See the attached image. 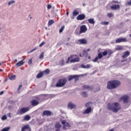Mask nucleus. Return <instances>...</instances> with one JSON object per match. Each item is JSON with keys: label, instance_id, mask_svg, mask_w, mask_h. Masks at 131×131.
Listing matches in <instances>:
<instances>
[{"label": "nucleus", "instance_id": "nucleus-1", "mask_svg": "<svg viewBox=\"0 0 131 131\" xmlns=\"http://www.w3.org/2000/svg\"><path fill=\"white\" fill-rule=\"evenodd\" d=\"M108 110L113 111L114 113H117L119 110L121 109L120 104L118 102H115L112 103H108L107 105Z\"/></svg>", "mask_w": 131, "mask_h": 131}, {"label": "nucleus", "instance_id": "nucleus-2", "mask_svg": "<svg viewBox=\"0 0 131 131\" xmlns=\"http://www.w3.org/2000/svg\"><path fill=\"white\" fill-rule=\"evenodd\" d=\"M120 82L118 80H114L107 82V88L108 90H114L117 86L120 85Z\"/></svg>", "mask_w": 131, "mask_h": 131}, {"label": "nucleus", "instance_id": "nucleus-3", "mask_svg": "<svg viewBox=\"0 0 131 131\" xmlns=\"http://www.w3.org/2000/svg\"><path fill=\"white\" fill-rule=\"evenodd\" d=\"M67 82V79H60L57 81L55 85L56 88H62L64 86Z\"/></svg>", "mask_w": 131, "mask_h": 131}, {"label": "nucleus", "instance_id": "nucleus-4", "mask_svg": "<svg viewBox=\"0 0 131 131\" xmlns=\"http://www.w3.org/2000/svg\"><path fill=\"white\" fill-rule=\"evenodd\" d=\"M28 111H29V107H22L17 111L16 115H22Z\"/></svg>", "mask_w": 131, "mask_h": 131}, {"label": "nucleus", "instance_id": "nucleus-5", "mask_svg": "<svg viewBox=\"0 0 131 131\" xmlns=\"http://www.w3.org/2000/svg\"><path fill=\"white\" fill-rule=\"evenodd\" d=\"M127 39L126 38H119L116 40V43H120V42H126Z\"/></svg>", "mask_w": 131, "mask_h": 131}, {"label": "nucleus", "instance_id": "nucleus-6", "mask_svg": "<svg viewBox=\"0 0 131 131\" xmlns=\"http://www.w3.org/2000/svg\"><path fill=\"white\" fill-rule=\"evenodd\" d=\"M88 30V28L85 25H82L80 28L79 33H84Z\"/></svg>", "mask_w": 131, "mask_h": 131}, {"label": "nucleus", "instance_id": "nucleus-7", "mask_svg": "<svg viewBox=\"0 0 131 131\" xmlns=\"http://www.w3.org/2000/svg\"><path fill=\"white\" fill-rule=\"evenodd\" d=\"M31 131V128L29 125H25L21 127V131Z\"/></svg>", "mask_w": 131, "mask_h": 131}, {"label": "nucleus", "instance_id": "nucleus-8", "mask_svg": "<svg viewBox=\"0 0 131 131\" xmlns=\"http://www.w3.org/2000/svg\"><path fill=\"white\" fill-rule=\"evenodd\" d=\"M61 123L63 125L62 127L63 129H66V127H70V124L69 123H67L66 120H63Z\"/></svg>", "mask_w": 131, "mask_h": 131}, {"label": "nucleus", "instance_id": "nucleus-9", "mask_svg": "<svg viewBox=\"0 0 131 131\" xmlns=\"http://www.w3.org/2000/svg\"><path fill=\"white\" fill-rule=\"evenodd\" d=\"M120 100H122L123 101V103H124V104H127V103H128V96L125 95L122 97L120 98Z\"/></svg>", "mask_w": 131, "mask_h": 131}, {"label": "nucleus", "instance_id": "nucleus-10", "mask_svg": "<svg viewBox=\"0 0 131 131\" xmlns=\"http://www.w3.org/2000/svg\"><path fill=\"white\" fill-rule=\"evenodd\" d=\"M83 90H87V91L93 90H94V86H89L88 85H83Z\"/></svg>", "mask_w": 131, "mask_h": 131}, {"label": "nucleus", "instance_id": "nucleus-11", "mask_svg": "<svg viewBox=\"0 0 131 131\" xmlns=\"http://www.w3.org/2000/svg\"><path fill=\"white\" fill-rule=\"evenodd\" d=\"M111 10L117 11L120 9V6L118 5H114L110 7Z\"/></svg>", "mask_w": 131, "mask_h": 131}, {"label": "nucleus", "instance_id": "nucleus-12", "mask_svg": "<svg viewBox=\"0 0 131 131\" xmlns=\"http://www.w3.org/2000/svg\"><path fill=\"white\" fill-rule=\"evenodd\" d=\"M103 58V54H102V53H100L98 54V56L96 57L93 60V62H97V60H99V59H102Z\"/></svg>", "mask_w": 131, "mask_h": 131}, {"label": "nucleus", "instance_id": "nucleus-13", "mask_svg": "<svg viewBox=\"0 0 131 131\" xmlns=\"http://www.w3.org/2000/svg\"><path fill=\"white\" fill-rule=\"evenodd\" d=\"M85 19V15L84 14H80L77 17V20H81Z\"/></svg>", "mask_w": 131, "mask_h": 131}, {"label": "nucleus", "instance_id": "nucleus-14", "mask_svg": "<svg viewBox=\"0 0 131 131\" xmlns=\"http://www.w3.org/2000/svg\"><path fill=\"white\" fill-rule=\"evenodd\" d=\"M68 108L71 109V110H72V109H73V108H75V107H76V106L75 105V104H73V103L70 102V103H69V104L68 105Z\"/></svg>", "mask_w": 131, "mask_h": 131}, {"label": "nucleus", "instance_id": "nucleus-15", "mask_svg": "<svg viewBox=\"0 0 131 131\" xmlns=\"http://www.w3.org/2000/svg\"><path fill=\"white\" fill-rule=\"evenodd\" d=\"M52 114V113L50 111H44L42 113L43 116H45V115H47V116H50Z\"/></svg>", "mask_w": 131, "mask_h": 131}, {"label": "nucleus", "instance_id": "nucleus-16", "mask_svg": "<svg viewBox=\"0 0 131 131\" xmlns=\"http://www.w3.org/2000/svg\"><path fill=\"white\" fill-rule=\"evenodd\" d=\"M31 103L32 106H37V105L38 104H39L38 101H37L35 99H33L31 101Z\"/></svg>", "mask_w": 131, "mask_h": 131}, {"label": "nucleus", "instance_id": "nucleus-17", "mask_svg": "<svg viewBox=\"0 0 131 131\" xmlns=\"http://www.w3.org/2000/svg\"><path fill=\"white\" fill-rule=\"evenodd\" d=\"M90 67H93L92 66H91V64H87L86 66L83 64H81V68H83L84 69H89V68Z\"/></svg>", "mask_w": 131, "mask_h": 131}, {"label": "nucleus", "instance_id": "nucleus-18", "mask_svg": "<svg viewBox=\"0 0 131 131\" xmlns=\"http://www.w3.org/2000/svg\"><path fill=\"white\" fill-rule=\"evenodd\" d=\"M61 124H60V123H56L55 127L56 128L55 131H60V128H61Z\"/></svg>", "mask_w": 131, "mask_h": 131}, {"label": "nucleus", "instance_id": "nucleus-19", "mask_svg": "<svg viewBox=\"0 0 131 131\" xmlns=\"http://www.w3.org/2000/svg\"><path fill=\"white\" fill-rule=\"evenodd\" d=\"M130 53L129 51H126L125 53H124V54L122 56V57L123 59H125V58H127L128 57V55H130Z\"/></svg>", "mask_w": 131, "mask_h": 131}, {"label": "nucleus", "instance_id": "nucleus-20", "mask_svg": "<svg viewBox=\"0 0 131 131\" xmlns=\"http://www.w3.org/2000/svg\"><path fill=\"white\" fill-rule=\"evenodd\" d=\"M76 62H79V57H76L71 60V63H75Z\"/></svg>", "mask_w": 131, "mask_h": 131}, {"label": "nucleus", "instance_id": "nucleus-21", "mask_svg": "<svg viewBox=\"0 0 131 131\" xmlns=\"http://www.w3.org/2000/svg\"><path fill=\"white\" fill-rule=\"evenodd\" d=\"M23 61H24V59H23L20 61L17 62L15 64V66H16V67H20V66H22V65H23V64H24V62H23Z\"/></svg>", "mask_w": 131, "mask_h": 131}, {"label": "nucleus", "instance_id": "nucleus-22", "mask_svg": "<svg viewBox=\"0 0 131 131\" xmlns=\"http://www.w3.org/2000/svg\"><path fill=\"white\" fill-rule=\"evenodd\" d=\"M91 111H92V108H91V107H89L87 108V109H86L84 112H83L84 114H89V113H90V112H91Z\"/></svg>", "mask_w": 131, "mask_h": 131}, {"label": "nucleus", "instance_id": "nucleus-23", "mask_svg": "<svg viewBox=\"0 0 131 131\" xmlns=\"http://www.w3.org/2000/svg\"><path fill=\"white\" fill-rule=\"evenodd\" d=\"M79 42H80V43H82V45H85V43H87L88 41L85 39H80L78 40Z\"/></svg>", "mask_w": 131, "mask_h": 131}, {"label": "nucleus", "instance_id": "nucleus-24", "mask_svg": "<svg viewBox=\"0 0 131 131\" xmlns=\"http://www.w3.org/2000/svg\"><path fill=\"white\" fill-rule=\"evenodd\" d=\"M31 118V117H30V116L26 115L25 116V117L24 118V121H28V120H30V119Z\"/></svg>", "mask_w": 131, "mask_h": 131}, {"label": "nucleus", "instance_id": "nucleus-25", "mask_svg": "<svg viewBox=\"0 0 131 131\" xmlns=\"http://www.w3.org/2000/svg\"><path fill=\"white\" fill-rule=\"evenodd\" d=\"M43 76V72H40L37 76L36 78H41Z\"/></svg>", "mask_w": 131, "mask_h": 131}, {"label": "nucleus", "instance_id": "nucleus-26", "mask_svg": "<svg viewBox=\"0 0 131 131\" xmlns=\"http://www.w3.org/2000/svg\"><path fill=\"white\" fill-rule=\"evenodd\" d=\"M88 22L90 23V24H95V22L94 20V18H90L88 19Z\"/></svg>", "mask_w": 131, "mask_h": 131}, {"label": "nucleus", "instance_id": "nucleus-27", "mask_svg": "<svg viewBox=\"0 0 131 131\" xmlns=\"http://www.w3.org/2000/svg\"><path fill=\"white\" fill-rule=\"evenodd\" d=\"M79 14V12L77 11V10H74V11L73 12V16L74 17H76V16H77V15H78Z\"/></svg>", "mask_w": 131, "mask_h": 131}, {"label": "nucleus", "instance_id": "nucleus-28", "mask_svg": "<svg viewBox=\"0 0 131 131\" xmlns=\"http://www.w3.org/2000/svg\"><path fill=\"white\" fill-rule=\"evenodd\" d=\"M59 64L60 66H64V65H65V61H64V59H61L60 60Z\"/></svg>", "mask_w": 131, "mask_h": 131}, {"label": "nucleus", "instance_id": "nucleus-29", "mask_svg": "<svg viewBox=\"0 0 131 131\" xmlns=\"http://www.w3.org/2000/svg\"><path fill=\"white\" fill-rule=\"evenodd\" d=\"M43 57H45V52H42L41 53V54L39 56V59L41 60L43 59Z\"/></svg>", "mask_w": 131, "mask_h": 131}, {"label": "nucleus", "instance_id": "nucleus-30", "mask_svg": "<svg viewBox=\"0 0 131 131\" xmlns=\"http://www.w3.org/2000/svg\"><path fill=\"white\" fill-rule=\"evenodd\" d=\"M10 80H15L16 79V76L15 75H11L9 77Z\"/></svg>", "mask_w": 131, "mask_h": 131}, {"label": "nucleus", "instance_id": "nucleus-31", "mask_svg": "<svg viewBox=\"0 0 131 131\" xmlns=\"http://www.w3.org/2000/svg\"><path fill=\"white\" fill-rule=\"evenodd\" d=\"M55 23V21L53 19H51L48 22V26H51V25H53Z\"/></svg>", "mask_w": 131, "mask_h": 131}, {"label": "nucleus", "instance_id": "nucleus-32", "mask_svg": "<svg viewBox=\"0 0 131 131\" xmlns=\"http://www.w3.org/2000/svg\"><path fill=\"white\" fill-rule=\"evenodd\" d=\"M74 79L75 80V81H77V80L79 79V77L77 75H74Z\"/></svg>", "mask_w": 131, "mask_h": 131}, {"label": "nucleus", "instance_id": "nucleus-33", "mask_svg": "<svg viewBox=\"0 0 131 131\" xmlns=\"http://www.w3.org/2000/svg\"><path fill=\"white\" fill-rule=\"evenodd\" d=\"M72 79H74V75H70L68 77L69 81L72 80Z\"/></svg>", "mask_w": 131, "mask_h": 131}, {"label": "nucleus", "instance_id": "nucleus-34", "mask_svg": "<svg viewBox=\"0 0 131 131\" xmlns=\"http://www.w3.org/2000/svg\"><path fill=\"white\" fill-rule=\"evenodd\" d=\"M82 96L84 98H86L88 97V93H86V92H82Z\"/></svg>", "mask_w": 131, "mask_h": 131}, {"label": "nucleus", "instance_id": "nucleus-35", "mask_svg": "<svg viewBox=\"0 0 131 131\" xmlns=\"http://www.w3.org/2000/svg\"><path fill=\"white\" fill-rule=\"evenodd\" d=\"M123 48L121 46H118L116 48L117 51H121Z\"/></svg>", "mask_w": 131, "mask_h": 131}, {"label": "nucleus", "instance_id": "nucleus-36", "mask_svg": "<svg viewBox=\"0 0 131 131\" xmlns=\"http://www.w3.org/2000/svg\"><path fill=\"white\" fill-rule=\"evenodd\" d=\"M64 28H65V26H62V27L60 28V29L59 30V33H61V32H63V30H64Z\"/></svg>", "mask_w": 131, "mask_h": 131}, {"label": "nucleus", "instance_id": "nucleus-37", "mask_svg": "<svg viewBox=\"0 0 131 131\" xmlns=\"http://www.w3.org/2000/svg\"><path fill=\"white\" fill-rule=\"evenodd\" d=\"M12 4H15V1L12 0V1L8 2V6H11V5H12Z\"/></svg>", "mask_w": 131, "mask_h": 131}, {"label": "nucleus", "instance_id": "nucleus-38", "mask_svg": "<svg viewBox=\"0 0 131 131\" xmlns=\"http://www.w3.org/2000/svg\"><path fill=\"white\" fill-rule=\"evenodd\" d=\"M108 54V51H105L104 52H102V56H107Z\"/></svg>", "mask_w": 131, "mask_h": 131}, {"label": "nucleus", "instance_id": "nucleus-39", "mask_svg": "<svg viewBox=\"0 0 131 131\" xmlns=\"http://www.w3.org/2000/svg\"><path fill=\"white\" fill-rule=\"evenodd\" d=\"M10 130V127H6V128H3L1 131H9Z\"/></svg>", "mask_w": 131, "mask_h": 131}, {"label": "nucleus", "instance_id": "nucleus-40", "mask_svg": "<svg viewBox=\"0 0 131 131\" xmlns=\"http://www.w3.org/2000/svg\"><path fill=\"white\" fill-rule=\"evenodd\" d=\"M83 56H86V57L88 56V51H83Z\"/></svg>", "mask_w": 131, "mask_h": 131}, {"label": "nucleus", "instance_id": "nucleus-41", "mask_svg": "<svg viewBox=\"0 0 131 131\" xmlns=\"http://www.w3.org/2000/svg\"><path fill=\"white\" fill-rule=\"evenodd\" d=\"M107 17H108V18H111V17L113 16V13H108L107 14Z\"/></svg>", "mask_w": 131, "mask_h": 131}, {"label": "nucleus", "instance_id": "nucleus-42", "mask_svg": "<svg viewBox=\"0 0 131 131\" xmlns=\"http://www.w3.org/2000/svg\"><path fill=\"white\" fill-rule=\"evenodd\" d=\"M101 24H102V25H108V24H109V22L108 21L102 22Z\"/></svg>", "mask_w": 131, "mask_h": 131}, {"label": "nucleus", "instance_id": "nucleus-43", "mask_svg": "<svg viewBox=\"0 0 131 131\" xmlns=\"http://www.w3.org/2000/svg\"><path fill=\"white\" fill-rule=\"evenodd\" d=\"M28 64L29 65H31V64H32V59H30L28 61Z\"/></svg>", "mask_w": 131, "mask_h": 131}, {"label": "nucleus", "instance_id": "nucleus-44", "mask_svg": "<svg viewBox=\"0 0 131 131\" xmlns=\"http://www.w3.org/2000/svg\"><path fill=\"white\" fill-rule=\"evenodd\" d=\"M7 119V116L4 115L3 116V117L2 118V120H6Z\"/></svg>", "mask_w": 131, "mask_h": 131}, {"label": "nucleus", "instance_id": "nucleus-45", "mask_svg": "<svg viewBox=\"0 0 131 131\" xmlns=\"http://www.w3.org/2000/svg\"><path fill=\"white\" fill-rule=\"evenodd\" d=\"M44 72L45 73H47V74H49V73H50V70H49V69H46L45 71H44Z\"/></svg>", "mask_w": 131, "mask_h": 131}, {"label": "nucleus", "instance_id": "nucleus-46", "mask_svg": "<svg viewBox=\"0 0 131 131\" xmlns=\"http://www.w3.org/2000/svg\"><path fill=\"white\" fill-rule=\"evenodd\" d=\"M46 43V42H42L39 46V47H42V46H43V45H45Z\"/></svg>", "mask_w": 131, "mask_h": 131}, {"label": "nucleus", "instance_id": "nucleus-47", "mask_svg": "<svg viewBox=\"0 0 131 131\" xmlns=\"http://www.w3.org/2000/svg\"><path fill=\"white\" fill-rule=\"evenodd\" d=\"M51 8H52V5L48 4L47 6V8L48 9V10H50V9H51Z\"/></svg>", "mask_w": 131, "mask_h": 131}, {"label": "nucleus", "instance_id": "nucleus-48", "mask_svg": "<svg viewBox=\"0 0 131 131\" xmlns=\"http://www.w3.org/2000/svg\"><path fill=\"white\" fill-rule=\"evenodd\" d=\"M90 104H91L90 102H88L85 104V107H89L90 106Z\"/></svg>", "mask_w": 131, "mask_h": 131}, {"label": "nucleus", "instance_id": "nucleus-49", "mask_svg": "<svg viewBox=\"0 0 131 131\" xmlns=\"http://www.w3.org/2000/svg\"><path fill=\"white\" fill-rule=\"evenodd\" d=\"M70 61V57H68V61L66 62V63L68 64V63H69Z\"/></svg>", "mask_w": 131, "mask_h": 131}, {"label": "nucleus", "instance_id": "nucleus-50", "mask_svg": "<svg viewBox=\"0 0 131 131\" xmlns=\"http://www.w3.org/2000/svg\"><path fill=\"white\" fill-rule=\"evenodd\" d=\"M100 91V88H97L96 90L94 91L95 93H96V92H99Z\"/></svg>", "mask_w": 131, "mask_h": 131}, {"label": "nucleus", "instance_id": "nucleus-51", "mask_svg": "<svg viewBox=\"0 0 131 131\" xmlns=\"http://www.w3.org/2000/svg\"><path fill=\"white\" fill-rule=\"evenodd\" d=\"M112 3H115V4H119V3H118V1H113Z\"/></svg>", "mask_w": 131, "mask_h": 131}, {"label": "nucleus", "instance_id": "nucleus-52", "mask_svg": "<svg viewBox=\"0 0 131 131\" xmlns=\"http://www.w3.org/2000/svg\"><path fill=\"white\" fill-rule=\"evenodd\" d=\"M128 5H129V6L131 5V0H129V1L128 2Z\"/></svg>", "mask_w": 131, "mask_h": 131}, {"label": "nucleus", "instance_id": "nucleus-53", "mask_svg": "<svg viewBox=\"0 0 131 131\" xmlns=\"http://www.w3.org/2000/svg\"><path fill=\"white\" fill-rule=\"evenodd\" d=\"M4 94V92L3 91H1L0 92V96H2V95H3Z\"/></svg>", "mask_w": 131, "mask_h": 131}, {"label": "nucleus", "instance_id": "nucleus-54", "mask_svg": "<svg viewBox=\"0 0 131 131\" xmlns=\"http://www.w3.org/2000/svg\"><path fill=\"white\" fill-rule=\"evenodd\" d=\"M74 55H71L70 56V58H74Z\"/></svg>", "mask_w": 131, "mask_h": 131}, {"label": "nucleus", "instance_id": "nucleus-55", "mask_svg": "<svg viewBox=\"0 0 131 131\" xmlns=\"http://www.w3.org/2000/svg\"><path fill=\"white\" fill-rule=\"evenodd\" d=\"M125 61H127V60L126 59L122 60L121 61V62H125Z\"/></svg>", "mask_w": 131, "mask_h": 131}, {"label": "nucleus", "instance_id": "nucleus-56", "mask_svg": "<svg viewBox=\"0 0 131 131\" xmlns=\"http://www.w3.org/2000/svg\"><path fill=\"white\" fill-rule=\"evenodd\" d=\"M29 17L30 18V20H31V19H32V17H31V16H30V15H29Z\"/></svg>", "mask_w": 131, "mask_h": 131}, {"label": "nucleus", "instance_id": "nucleus-57", "mask_svg": "<svg viewBox=\"0 0 131 131\" xmlns=\"http://www.w3.org/2000/svg\"><path fill=\"white\" fill-rule=\"evenodd\" d=\"M7 115H8V116L10 117V116H11V114H10V113H8V114H7Z\"/></svg>", "mask_w": 131, "mask_h": 131}, {"label": "nucleus", "instance_id": "nucleus-58", "mask_svg": "<svg viewBox=\"0 0 131 131\" xmlns=\"http://www.w3.org/2000/svg\"><path fill=\"white\" fill-rule=\"evenodd\" d=\"M32 52H34V51H33V49H32L31 51H30L29 53H32Z\"/></svg>", "mask_w": 131, "mask_h": 131}, {"label": "nucleus", "instance_id": "nucleus-59", "mask_svg": "<svg viewBox=\"0 0 131 131\" xmlns=\"http://www.w3.org/2000/svg\"><path fill=\"white\" fill-rule=\"evenodd\" d=\"M18 88L19 89H21V88H22V85H20Z\"/></svg>", "mask_w": 131, "mask_h": 131}, {"label": "nucleus", "instance_id": "nucleus-60", "mask_svg": "<svg viewBox=\"0 0 131 131\" xmlns=\"http://www.w3.org/2000/svg\"><path fill=\"white\" fill-rule=\"evenodd\" d=\"M66 14H67V16H68V15H69V12H67L66 13Z\"/></svg>", "mask_w": 131, "mask_h": 131}, {"label": "nucleus", "instance_id": "nucleus-61", "mask_svg": "<svg viewBox=\"0 0 131 131\" xmlns=\"http://www.w3.org/2000/svg\"><path fill=\"white\" fill-rule=\"evenodd\" d=\"M90 51H91V49H88L87 50V52H90Z\"/></svg>", "mask_w": 131, "mask_h": 131}, {"label": "nucleus", "instance_id": "nucleus-62", "mask_svg": "<svg viewBox=\"0 0 131 131\" xmlns=\"http://www.w3.org/2000/svg\"><path fill=\"white\" fill-rule=\"evenodd\" d=\"M37 48H35L34 49H33V51H35V50H36Z\"/></svg>", "mask_w": 131, "mask_h": 131}, {"label": "nucleus", "instance_id": "nucleus-63", "mask_svg": "<svg viewBox=\"0 0 131 131\" xmlns=\"http://www.w3.org/2000/svg\"><path fill=\"white\" fill-rule=\"evenodd\" d=\"M66 46H69V43H66Z\"/></svg>", "mask_w": 131, "mask_h": 131}, {"label": "nucleus", "instance_id": "nucleus-64", "mask_svg": "<svg viewBox=\"0 0 131 131\" xmlns=\"http://www.w3.org/2000/svg\"><path fill=\"white\" fill-rule=\"evenodd\" d=\"M88 59H89V60H90L91 57H90V56L88 57Z\"/></svg>", "mask_w": 131, "mask_h": 131}]
</instances>
